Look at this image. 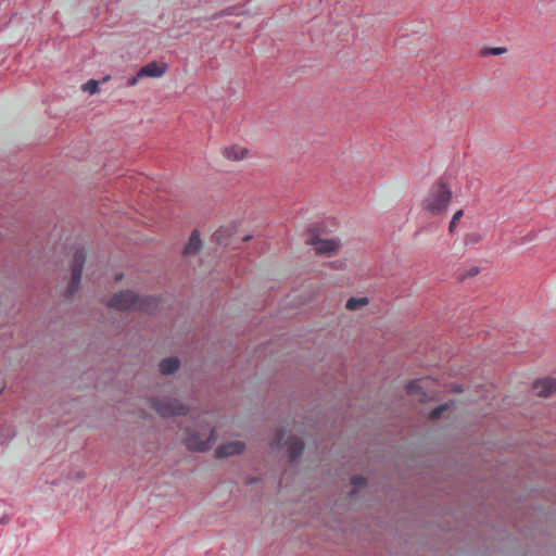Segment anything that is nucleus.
I'll use <instances>...</instances> for the list:
<instances>
[{
    "label": "nucleus",
    "mask_w": 556,
    "mask_h": 556,
    "mask_svg": "<svg viewBox=\"0 0 556 556\" xmlns=\"http://www.w3.org/2000/svg\"><path fill=\"white\" fill-rule=\"evenodd\" d=\"M452 201V191L443 181L433 184L425 195L421 206L427 213L438 216L443 214Z\"/></svg>",
    "instance_id": "nucleus-1"
},
{
    "label": "nucleus",
    "mask_w": 556,
    "mask_h": 556,
    "mask_svg": "<svg viewBox=\"0 0 556 556\" xmlns=\"http://www.w3.org/2000/svg\"><path fill=\"white\" fill-rule=\"evenodd\" d=\"M109 307L117 311H148L155 305V300L151 298H140L132 291H121L115 293L106 303Z\"/></svg>",
    "instance_id": "nucleus-2"
},
{
    "label": "nucleus",
    "mask_w": 556,
    "mask_h": 556,
    "mask_svg": "<svg viewBox=\"0 0 556 556\" xmlns=\"http://www.w3.org/2000/svg\"><path fill=\"white\" fill-rule=\"evenodd\" d=\"M216 431L211 426H200L199 430L186 429L182 443L190 452L203 453L211 448L216 441Z\"/></svg>",
    "instance_id": "nucleus-3"
},
{
    "label": "nucleus",
    "mask_w": 556,
    "mask_h": 556,
    "mask_svg": "<svg viewBox=\"0 0 556 556\" xmlns=\"http://www.w3.org/2000/svg\"><path fill=\"white\" fill-rule=\"evenodd\" d=\"M151 407L162 417L184 416L188 413V408L178 400L169 397L152 399Z\"/></svg>",
    "instance_id": "nucleus-4"
},
{
    "label": "nucleus",
    "mask_w": 556,
    "mask_h": 556,
    "mask_svg": "<svg viewBox=\"0 0 556 556\" xmlns=\"http://www.w3.org/2000/svg\"><path fill=\"white\" fill-rule=\"evenodd\" d=\"M85 261L86 254L84 249H77L73 256L72 278L67 289L68 295L75 293L79 288Z\"/></svg>",
    "instance_id": "nucleus-5"
},
{
    "label": "nucleus",
    "mask_w": 556,
    "mask_h": 556,
    "mask_svg": "<svg viewBox=\"0 0 556 556\" xmlns=\"http://www.w3.org/2000/svg\"><path fill=\"white\" fill-rule=\"evenodd\" d=\"M307 243L314 248V251L317 255L326 257L334 255L340 248L339 240L325 239L318 236H315L307 240Z\"/></svg>",
    "instance_id": "nucleus-6"
},
{
    "label": "nucleus",
    "mask_w": 556,
    "mask_h": 556,
    "mask_svg": "<svg viewBox=\"0 0 556 556\" xmlns=\"http://www.w3.org/2000/svg\"><path fill=\"white\" fill-rule=\"evenodd\" d=\"M245 450V443L242 441H233L222 444L214 452L215 458H226L241 454Z\"/></svg>",
    "instance_id": "nucleus-7"
},
{
    "label": "nucleus",
    "mask_w": 556,
    "mask_h": 556,
    "mask_svg": "<svg viewBox=\"0 0 556 556\" xmlns=\"http://www.w3.org/2000/svg\"><path fill=\"white\" fill-rule=\"evenodd\" d=\"M533 391L540 397H548L556 391V379L543 378L533 383Z\"/></svg>",
    "instance_id": "nucleus-8"
},
{
    "label": "nucleus",
    "mask_w": 556,
    "mask_h": 556,
    "mask_svg": "<svg viewBox=\"0 0 556 556\" xmlns=\"http://www.w3.org/2000/svg\"><path fill=\"white\" fill-rule=\"evenodd\" d=\"M167 67L166 63L156 61L149 62L139 70V77H161L166 73Z\"/></svg>",
    "instance_id": "nucleus-9"
},
{
    "label": "nucleus",
    "mask_w": 556,
    "mask_h": 556,
    "mask_svg": "<svg viewBox=\"0 0 556 556\" xmlns=\"http://www.w3.org/2000/svg\"><path fill=\"white\" fill-rule=\"evenodd\" d=\"M222 153L227 160L238 162L244 160L249 155L250 151L245 147H241L239 144H231L225 147Z\"/></svg>",
    "instance_id": "nucleus-10"
},
{
    "label": "nucleus",
    "mask_w": 556,
    "mask_h": 556,
    "mask_svg": "<svg viewBox=\"0 0 556 556\" xmlns=\"http://www.w3.org/2000/svg\"><path fill=\"white\" fill-rule=\"evenodd\" d=\"M202 245V241L200 239V233L198 230H193L190 235L189 241L184 249L185 255H194L197 254Z\"/></svg>",
    "instance_id": "nucleus-11"
},
{
    "label": "nucleus",
    "mask_w": 556,
    "mask_h": 556,
    "mask_svg": "<svg viewBox=\"0 0 556 556\" xmlns=\"http://www.w3.org/2000/svg\"><path fill=\"white\" fill-rule=\"evenodd\" d=\"M290 459L295 460L304 450V443L299 438H290L287 442Z\"/></svg>",
    "instance_id": "nucleus-12"
},
{
    "label": "nucleus",
    "mask_w": 556,
    "mask_h": 556,
    "mask_svg": "<svg viewBox=\"0 0 556 556\" xmlns=\"http://www.w3.org/2000/svg\"><path fill=\"white\" fill-rule=\"evenodd\" d=\"M180 362L177 357L165 358L160 363V371L163 375H170L179 368Z\"/></svg>",
    "instance_id": "nucleus-13"
},
{
    "label": "nucleus",
    "mask_w": 556,
    "mask_h": 556,
    "mask_svg": "<svg viewBox=\"0 0 556 556\" xmlns=\"http://www.w3.org/2000/svg\"><path fill=\"white\" fill-rule=\"evenodd\" d=\"M367 298H351L348 300L345 307L350 311H354L367 305Z\"/></svg>",
    "instance_id": "nucleus-14"
},
{
    "label": "nucleus",
    "mask_w": 556,
    "mask_h": 556,
    "mask_svg": "<svg viewBox=\"0 0 556 556\" xmlns=\"http://www.w3.org/2000/svg\"><path fill=\"white\" fill-rule=\"evenodd\" d=\"M428 383V379H418L410 381L406 389L408 394H416L419 390H421Z\"/></svg>",
    "instance_id": "nucleus-15"
},
{
    "label": "nucleus",
    "mask_w": 556,
    "mask_h": 556,
    "mask_svg": "<svg viewBox=\"0 0 556 556\" xmlns=\"http://www.w3.org/2000/svg\"><path fill=\"white\" fill-rule=\"evenodd\" d=\"M81 89L85 92H88L90 94H94L99 92V81L94 79L88 80L85 85H83Z\"/></svg>",
    "instance_id": "nucleus-16"
},
{
    "label": "nucleus",
    "mask_w": 556,
    "mask_h": 556,
    "mask_svg": "<svg viewBox=\"0 0 556 556\" xmlns=\"http://www.w3.org/2000/svg\"><path fill=\"white\" fill-rule=\"evenodd\" d=\"M464 215V211L463 210H458L457 212H455V214L453 215L451 222H450V226H448V231L450 232H454L456 226H457V223L459 222V219L463 217Z\"/></svg>",
    "instance_id": "nucleus-17"
},
{
    "label": "nucleus",
    "mask_w": 556,
    "mask_h": 556,
    "mask_svg": "<svg viewBox=\"0 0 556 556\" xmlns=\"http://www.w3.org/2000/svg\"><path fill=\"white\" fill-rule=\"evenodd\" d=\"M447 408L446 405H440L438 407H435L434 409H432L429 414V417L430 419H438L441 417V415L443 414V412Z\"/></svg>",
    "instance_id": "nucleus-18"
},
{
    "label": "nucleus",
    "mask_w": 556,
    "mask_h": 556,
    "mask_svg": "<svg viewBox=\"0 0 556 556\" xmlns=\"http://www.w3.org/2000/svg\"><path fill=\"white\" fill-rule=\"evenodd\" d=\"M481 240V236L477 232L468 233L465 238L466 244H475L478 243Z\"/></svg>",
    "instance_id": "nucleus-19"
},
{
    "label": "nucleus",
    "mask_w": 556,
    "mask_h": 556,
    "mask_svg": "<svg viewBox=\"0 0 556 556\" xmlns=\"http://www.w3.org/2000/svg\"><path fill=\"white\" fill-rule=\"evenodd\" d=\"M351 483L355 486V488H362L366 484V480L364 477L362 476H354L352 477L351 479Z\"/></svg>",
    "instance_id": "nucleus-20"
},
{
    "label": "nucleus",
    "mask_w": 556,
    "mask_h": 556,
    "mask_svg": "<svg viewBox=\"0 0 556 556\" xmlns=\"http://www.w3.org/2000/svg\"><path fill=\"white\" fill-rule=\"evenodd\" d=\"M506 51H507L506 48L498 47V48H491V49L486 50L485 52L493 54V55H501V54L505 53Z\"/></svg>",
    "instance_id": "nucleus-21"
},
{
    "label": "nucleus",
    "mask_w": 556,
    "mask_h": 556,
    "mask_svg": "<svg viewBox=\"0 0 556 556\" xmlns=\"http://www.w3.org/2000/svg\"><path fill=\"white\" fill-rule=\"evenodd\" d=\"M141 78H142V77H139V72H138V73L136 74V76L128 78V80H127V83H126L127 87H132V86H135V85L138 83V80H139V79H141Z\"/></svg>",
    "instance_id": "nucleus-22"
},
{
    "label": "nucleus",
    "mask_w": 556,
    "mask_h": 556,
    "mask_svg": "<svg viewBox=\"0 0 556 556\" xmlns=\"http://www.w3.org/2000/svg\"><path fill=\"white\" fill-rule=\"evenodd\" d=\"M427 394L422 393V395L419 397L420 401H426Z\"/></svg>",
    "instance_id": "nucleus-23"
},
{
    "label": "nucleus",
    "mask_w": 556,
    "mask_h": 556,
    "mask_svg": "<svg viewBox=\"0 0 556 556\" xmlns=\"http://www.w3.org/2000/svg\"><path fill=\"white\" fill-rule=\"evenodd\" d=\"M109 79H110V76H105V77L103 78V81H108Z\"/></svg>",
    "instance_id": "nucleus-24"
}]
</instances>
